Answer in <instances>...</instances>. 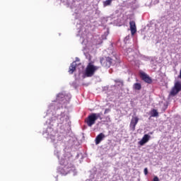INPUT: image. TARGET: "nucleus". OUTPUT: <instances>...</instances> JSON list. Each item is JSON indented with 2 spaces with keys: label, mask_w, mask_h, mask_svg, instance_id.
Segmentation results:
<instances>
[{
  "label": "nucleus",
  "mask_w": 181,
  "mask_h": 181,
  "mask_svg": "<svg viewBox=\"0 0 181 181\" xmlns=\"http://www.w3.org/2000/svg\"><path fill=\"white\" fill-rule=\"evenodd\" d=\"M115 87L117 91H124V81L122 79H115Z\"/></svg>",
  "instance_id": "39448f33"
},
{
  "label": "nucleus",
  "mask_w": 181,
  "mask_h": 181,
  "mask_svg": "<svg viewBox=\"0 0 181 181\" xmlns=\"http://www.w3.org/2000/svg\"><path fill=\"white\" fill-rule=\"evenodd\" d=\"M112 1L114 0H106L103 1V6L105 8V6H111V4H112Z\"/></svg>",
  "instance_id": "ddd939ff"
},
{
  "label": "nucleus",
  "mask_w": 181,
  "mask_h": 181,
  "mask_svg": "<svg viewBox=\"0 0 181 181\" xmlns=\"http://www.w3.org/2000/svg\"><path fill=\"white\" fill-rule=\"evenodd\" d=\"M153 181H159V177H158L156 176L154 177Z\"/></svg>",
  "instance_id": "aec40b11"
},
{
  "label": "nucleus",
  "mask_w": 181,
  "mask_h": 181,
  "mask_svg": "<svg viewBox=\"0 0 181 181\" xmlns=\"http://www.w3.org/2000/svg\"><path fill=\"white\" fill-rule=\"evenodd\" d=\"M103 112L100 113H91L86 119L85 122L87 124L88 127H92L95 124V121L97 119H100V121L103 119Z\"/></svg>",
  "instance_id": "f257e3e1"
},
{
  "label": "nucleus",
  "mask_w": 181,
  "mask_h": 181,
  "mask_svg": "<svg viewBox=\"0 0 181 181\" xmlns=\"http://www.w3.org/2000/svg\"><path fill=\"white\" fill-rule=\"evenodd\" d=\"M100 69V66H94L93 63L89 62L85 70L86 77H93L95 74V71Z\"/></svg>",
  "instance_id": "f03ea898"
},
{
  "label": "nucleus",
  "mask_w": 181,
  "mask_h": 181,
  "mask_svg": "<svg viewBox=\"0 0 181 181\" xmlns=\"http://www.w3.org/2000/svg\"><path fill=\"white\" fill-rule=\"evenodd\" d=\"M89 60H91V58L89 57Z\"/></svg>",
  "instance_id": "b1692460"
},
{
  "label": "nucleus",
  "mask_w": 181,
  "mask_h": 181,
  "mask_svg": "<svg viewBox=\"0 0 181 181\" xmlns=\"http://www.w3.org/2000/svg\"><path fill=\"white\" fill-rule=\"evenodd\" d=\"M149 139H151L149 134H144L141 140L139 141V144H140L141 146H144L145 144L149 141Z\"/></svg>",
  "instance_id": "1a4fd4ad"
},
{
  "label": "nucleus",
  "mask_w": 181,
  "mask_h": 181,
  "mask_svg": "<svg viewBox=\"0 0 181 181\" xmlns=\"http://www.w3.org/2000/svg\"><path fill=\"white\" fill-rule=\"evenodd\" d=\"M105 138V134L104 133H100L95 139V145H100L101 141H104Z\"/></svg>",
  "instance_id": "6e6552de"
},
{
  "label": "nucleus",
  "mask_w": 181,
  "mask_h": 181,
  "mask_svg": "<svg viewBox=\"0 0 181 181\" xmlns=\"http://www.w3.org/2000/svg\"><path fill=\"white\" fill-rule=\"evenodd\" d=\"M149 135H152L153 134V132H149Z\"/></svg>",
  "instance_id": "5701e85b"
},
{
  "label": "nucleus",
  "mask_w": 181,
  "mask_h": 181,
  "mask_svg": "<svg viewBox=\"0 0 181 181\" xmlns=\"http://www.w3.org/2000/svg\"><path fill=\"white\" fill-rule=\"evenodd\" d=\"M110 111H111V110H110V109H105V112H104V114H108V112H110Z\"/></svg>",
  "instance_id": "6ab92c4d"
},
{
  "label": "nucleus",
  "mask_w": 181,
  "mask_h": 181,
  "mask_svg": "<svg viewBox=\"0 0 181 181\" xmlns=\"http://www.w3.org/2000/svg\"><path fill=\"white\" fill-rule=\"evenodd\" d=\"M77 66V62H74L71 64L69 69V74H73L76 71V67Z\"/></svg>",
  "instance_id": "9b49d317"
},
{
  "label": "nucleus",
  "mask_w": 181,
  "mask_h": 181,
  "mask_svg": "<svg viewBox=\"0 0 181 181\" xmlns=\"http://www.w3.org/2000/svg\"><path fill=\"white\" fill-rule=\"evenodd\" d=\"M132 48H127V49H126V52H127V54H129V53H131V52H132Z\"/></svg>",
  "instance_id": "f3484780"
},
{
  "label": "nucleus",
  "mask_w": 181,
  "mask_h": 181,
  "mask_svg": "<svg viewBox=\"0 0 181 181\" xmlns=\"http://www.w3.org/2000/svg\"><path fill=\"white\" fill-rule=\"evenodd\" d=\"M172 91H181V83L180 81H177L175 83L174 88L172 89Z\"/></svg>",
  "instance_id": "f8f14e48"
},
{
  "label": "nucleus",
  "mask_w": 181,
  "mask_h": 181,
  "mask_svg": "<svg viewBox=\"0 0 181 181\" xmlns=\"http://www.w3.org/2000/svg\"><path fill=\"white\" fill-rule=\"evenodd\" d=\"M151 117H159V113L158 112V110H156V109H153L151 110Z\"/></svg>",
  "instance_id": "4468645a"
},
{
  "label": "nucleus",
  "mask_w": 181,
  "mask_h": 181,
  "mask_svg": "<svg viewBox=\"0 0 181 181\" xmlns=\"http://www.w3.org/2000/svg\"><path fill=\"white\" fill-rule=\"evenodd\" d=\"M141 78L143 81H145V83H147L148 84L152 83V78L149 76V75L146 74L144 72H141L140 74Z\"/></svg>",
  "instance_id": "423d86ee"
},
{
  "label": "nucleus",
  "mask_w": 181,
  "mask_h": 181,
  "mask_svg": "<svg viewBox=\"0 0 181 181\" xmlns=\"http://www.w3.org/2000/svg\"><path fill=\"white\" fill-rule=\"evenodd\" d=\"M179 93V91H171L170 93V97H175Z\"/></svg>",
  "instance_id": "dca6fc26"
},
{
  "label": "nucleus",
  "mask_w": 181,
  "mask_h": 181,
  "mask_svg": "<svg viewBox=\"0 0 181 181\" xmlns=\"http://www.w3.org/2000/svg\"><path fill=\"white\" fill-rule=\"evenodd\" d=\"M134 88L137 90H141V88H142V86L141 85V83H136L134 85Z\"/></svg>",
  "instance_id": "2eb2a0df"
},
{
  "label": "nucleus",
  "mask_w": 181,
  "mask_h": 181,
  "mask_svg": "<svg viewBox=\"0 0 181 181\" xmlns=\"http://www.w3.org/2000/svg\"><path fill=\"white\" fill-rule=\"evenodd\" d=\"M144 175H148V168H144Z\"/></svg>",
  "instance_id": "412c9836"
},
{
  "label": "nucleus",
  "mask_w": 181,
  "mask_h": 181,
  "mask_svg": "<svg viewBox=\"0 0 181 181\" xmlns=\"http://www.w3.org/2000/svg\"><path fill=\"white\" fill-rule=\"evenodd\" d=\"M75 62H80V59H78V58L76 57V60Z\"/></svg>",
  "instance_id": "4be33fe9"
},
{
  "label": "nucleus",
  "mask_w": 181,
  "mask_h": 181,
  "mask_svg": "<svg viewBox=\"0 0 181 181\" xmlns=\"http://www.w3.org/2000/svg\"><path fill=\"white\" fill-rule=\"evenodd\" d=\"M114 60L110 57H103L100 58V63L103 67L110 69L114 64Z\"/></svg>",
  "instance_id": "7ed1b4c3"
},
{
  "label": "nucleus",
  "mask_w": 181,
  "mask_h": 181,
  "mask_svg": "<svg viewBox=\"0 0 181 181\" xmlns=\"http://www.w3.org/2000/svg\"><path fill=\"white\" fill-rule=\"evenodd\" d=\"M139 121V118L138 117H134L131 119L129 127L132 131H135L136 124H138Z\"/></svg>",
  "instance_id": "0eeeda50"
},
{
  "label": "nucleus",
  "mask_w": 181,
  "mask_h": 181,
  "mask_svg": "<svg viewBox=\"0 0 181 181\" xmlns=\"http://www.w3.org/2000/svg\"><path fill=\"white\" fill-rule=\"evenodd\" d=\"M127 40H129V35H127V36L125 37V38H124V42L125 43H127Z\"/></svg>",
  "instance_id": "a211bd4d"
},
{
  "label": "nucleus",
  "mask_w": 181,
  "mask_h": 181,
  "mask_svg": "<svg viewBox=\"0 0 181 181\" xmlns=\"http://www.w3.org/2000/svg\"><path fill=\"white\" fill-rule=\"evenodd\" d=\"M60 165L64 166V169H70L73 166L71 159L69 156H64L59 160Z\"/></svg>",
  "instance_id": "20e7f679"
},
{
  "label": "nucleus",
  "mask_w": 181,
  "mask_h": 181,
  "mask_svg": "<svg viewBox=\"0 0 181 181\" xmlns=\"http://www.w3.org/2000/svg\"><path fill=\"white\" fill-rule=\"evenodd\" d=\"M129 26L132 35H135L136 33V24H135V21H131L129 22Z\"/></svg>",
  "instance_id": "9d476101"
}]
</instances>
